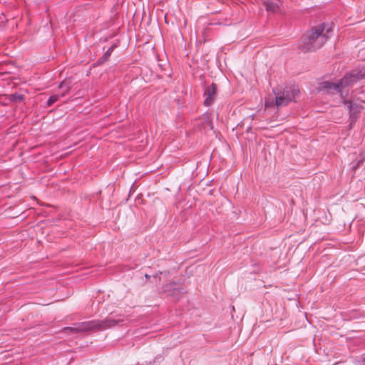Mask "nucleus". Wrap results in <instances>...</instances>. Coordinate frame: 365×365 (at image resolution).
Masks as SVG:
<instances>
[{"label": "nucleus", "instance_id": "f257e3e1", "mask_svg": "<svg viewBox=\"0 0 365 365\" xmlns=\"http://www.w3.org/2000/svg\"><path fill=\"white\" fill-rule=\"evenodd\" d=\"M333 32L331 24L321 23L309 29L298 42V48L304 53L315 51L321 48Z\"/></svg>", "mask_w": 365, "mask_h": 365}, {"label": "nucleus", "instance_id": "f03ea898", "mask_svg": "<svg viewBox=\"0 0 365 365\" xmlns=\"http://www.w3.org/2000/svg\"><path fill=\"white\" fill-rule=\"evenodd\" d=\"M123 319H115L110 317H106L103 320H91L88 322H83L79 323H75L71 327H66L62 329V331L67 334L71 333H83L93 329H107L112 328L120 322H123Z\"/></svg>", "mask_w": 365, "mask_h": 365}, {"label": "nucleus", "instance_id": "7ed1b4c3", "mask_svg": "<svg viewBox=\"0 0 365 365\" xmlns=\"http://www.w3.org/2000/svg\"><path fill=\"white\" fill-rule=\"evenodd\" d=\"M275 95L274 102L267 100L265 106L270 107L273 105L277 108L287 106L289 102L294 101L298 95L299 90L298 86L292 85L285 87L282 91L273 90Z\"/></svg>", "mask_w": 365, "mask_h": 365}, {"label": "nucleus", "instance_id": "20e7f679", "mask_svg": "<svg viewBox=\"0 0 365 365\" xmlns=\"http://www.w3.org/2000/svg\"><path fill=\"white\" fill-rule=\"evenodd\" d=\"M217 86L215 83H212L210 86L205 87L204 96L205 99L204 101V105L205 106H210L213 104L216 99Z\"/></svg>", "mask_w": 365, "mask_h": 365}, {"label": "nucleus", "instance_id": "39448f33", "mask_svg": "<svg viewBox=\"0 0 365 365\" xmlns=\"http://www.w3.org/2000/svg\"><path fill=\"white\" fill-rule=\"evenodd\" d=\"M343 104L347 106V110L349 113L351 124L355 123L359 117L362 106L359 104L353 103L351 101L344 100Z\"/></svg>", "mask_w": 365, "mask_h": 365}, {"label": "nucleus", "instance_id": "423d86ee", "mask_svg": "<svg viewBox=\"0 0 365 365\" xmlns=\"http://www.w3.org/2000/svg\"><path fill=\"white\" fill-rule=\"evenodd\" d=\"M163 290L164 292L168 293V296H171V292H178V294H180V293H185L186 290L184 287L176 282H170L165 284L163 286Z\"/></svg>", "mask_w": 365, "mask_h": 365}, {"label": "nucleus", "instance_id": "0eeeda50", "mask_svg": "<svg viewBox=\"0 0 365 365\" xmlns=\"http://www.w3.org/2000/svg\"><path fill=\"white\" fill-rule=\"evenodd\" d=\"M355 83H356V82L355 81V80L353 78V76H351V75L350 73L346 74L339 81V84L341 91L346 87L353 86Z\"/></svg>", "mask_w": 365, "mask_h": 365}, {"label": "nucleus", "instance_id": "6e6552de", "mask_svg": "<svg viewBox=\"0 0 365 365\" xmlns=\"http://www.w3.org/2000/svg\"><path fill=\"white\" fill-rule=\"evenodd\" d=\"M322 88L327 90L329 93H331L334 91L336 93H341L339 87V81L337 83H333L331 81H324L322 83Z\"/></svg>", "mask_w": 365, "mask_h": 365}, {"label": "nucleus", "instance_id": "1a4fd4ad", "mask_svg": "<svg viewBox=\"0 0 365 365\" xmlns=\"http://www.w3.org/2000/svg\"><path fill=\"white\" fill-rule=\"evenodd\" d=\"M356 82L362 79L365 77V68H361L359 70H354L351 73H349Z\"/></svg>", "mask_w": 365, "mask_h": 365}, {"label": "nucleus", "instance_id": "9d476101", "mask_svg": "<svg viewBox=\"0 0 365 365\" xmlns=\"http://www.w3.org/2000/svg\"><path fill=\"white\" fill-rule=\"evenodd\" d=\"M115 46L110 47L105 53L98 59L99 63H103L108 60L111 53H113Z\"/></svg>", "mask_w": 365, "mask_h": 365}, {"label": "nucleus", "instance_id": "9b49d317", "mask_svg": "<svg viewBox=\"0 0 365 365\" xmlns=\"http://www.w3.org/2000/svg\"><path fill=\"white\" fill-rule=\"evenodd\" d=\"M58 88L62 90V93L60 94L61 97L65 96L67 93H68L70 87L68 83L63 81L60 83Z\"/></svg>", "mask_w": 365, "mask_h": 365}, {"label": "nucleus", "instance_id": "f8f14e48", "mask_svg": "<svg viewBox=\"0 0 365 365\" xmlns=\"http://www.w3.org/2000/svg\"><path fill=\"white\" fill-rule=\"evenodd\" d=\"M61 96L59 94H54L51 96L47 101V106H51L54 104Z\"/></svg>", "mask_w": 365, "mask_h": 365}, {"label": "nucleus", "instance_id": "ddd939ff", "mask_svg": "<svg viewBox=\"0 0 365 365\" xmlns=\"http://www.w3.org/2000/svg\"><path fill=\"white\" fill-rule=\"evenodd\" d=\"M11 101H22L23 100V95L21 94H11Z\"/></svg>", "mask_w": 365, "mask_h": 365}, {"label": "nucleus", "instance_id": "4468645a", "mask_svg": "<svg viewBox=\"0 0 365 365\" xmlns=\"http://www.w3.org/2000/svg\"><path fill=\"white\" fill-rule=\"evenodd\" d=\"M178 293H179L178 292H171V296L170 297H173L174 300H178L185 294V293H180V294H178Z\"/></svg>", "mask_w": 365, "mask_h": 365}, {"label": "nucleus", "instance_id": "2eb2a0df", "mask_svg": "<svg viewBox=\"0 0 365 365\" xmlns=\"http://www.w3.org/2000/svg\"><path fill=\"white\" fill-rule=\"evenodd\" d=\"M356 365H365V356L361 357L356 361Z\"/></svg>", "mask_w": 365, "mask_h": 365}, {"label": "nucleus", "instance_id": "dca6fc26", "mask_svg": "<svg viewBox=\"0 0 365 365\" xmlns=\"http://www.w3.org/2000/svg\"><path fill=\"white\" fill-rule=\"evenodd\" d=\"M168 274H169V272H166V271H165V272H159L156 273L155 275H153V277L155 279H157L160 274H164L165 276H167Z\"/></svg>", "mask_w": 365, "mask_h": 365}, {"label": "nucleus", "instance_id": "f3484780", "mask_svg": "<svg viewBox=\"0 0 365 365\" xmlns=\"http://www.w3.org/2000/svg\"><path fill=\"white\" fill-rule=\"evenodd\" d=\"M145 277L147 279H150L151 278V276H150V275H149V274H146L145 275Z\"/></svg>", "mask_w": 365, "mask_h": 365}]
</instances>
